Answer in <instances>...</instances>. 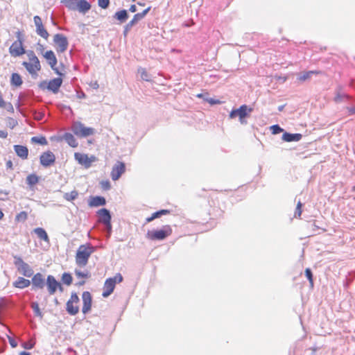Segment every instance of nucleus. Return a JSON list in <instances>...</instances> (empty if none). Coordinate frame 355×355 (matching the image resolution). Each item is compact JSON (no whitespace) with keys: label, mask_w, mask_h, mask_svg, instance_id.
Masks as SVG:
<instances>
[{"label":"nucleus","mask_w":355,"mask_h":355,"mask_svg":"<svg viewBox=\"0 0 355 355\" xmlns=\"http://www.w3.org/2000/svg\"><path fill=\"white\" fill-rule=\"evenodd\" d=\"M252 112V108L248 107L246 105H242L239 108L232 110L230 113V118L234 119L239 116L241 123H243L244 119Z\"/></svg>","instance_id":"obj_9"},{"label":"nucleus","mask_w":355,"mask_h":355,"mask_svg":"<svg viewBox=\"0 0 355 355\" xmlns=\"http://www.w3.org/2000/svg\"><path fill=\"white\" fill-rule=\"evenodd\" d=\"M123 279V277L120 273L116 274L114 277L107 279L103 285L102 296L103 297H107L110 296L113 293L116 284L121 283Z\"/></svg>","instance_id":"obj_4"},{"label":"nucleus","mask_w":355,"mask_h":355,"mask_svg":"<svg viewBox=\"0 0 355 355\" xmlns=\"http://www.w3.org/2000/svg\"><path fill=\"white\" fill-rule=\"evenodd\" d=\"M101 188L103 189V190H108L110 189V183L109 181L106 180V181H102L101 182Z\"/></svg>","instance_id":"obj_47"},{"label":"nucleus","mask_w":355,"mask_h":355,"mask_svg":"<svg viewBox=\"0 0 355 355\" xmlns=\"http://www.w3.org/2000/svg\"><path fill=\"white\" fill-rule=\"evenodd\" d=\"M53 42L58 53H63L67 49L68 41L67 37L62 34H55L53 37Z\"/></svg>","instance_id":"obj_10"},{"label":"nucleus","mask_w":355,"mask_h":355,"mask_svg":"<svg viewBox=\"0 0 355 355\" xmlns=\"http://www.w3.org/2000/svg\"><path fill=\"white\" fill-rule=\"evenodd\" d=\"M32 284L34 288L42 289L45 285V279L42 274L37 272L32 278Z\"/></svg>","instance_id":"obj_19"},{"label":"nucleus","mask_w":355,"mask_h":355,"mask_svg":"<svg viewBox=\"0 0 355 355\" xmlns=\"http://www.w3.org/2000/svg\"><path fill=\"white\" fill-rule=\"evenodd\" d=\"M65 140L71 147L75 148L78 146V142L71 134H67L65 135Z\"/></svg>","instance_id":"obj_36"},{"label":"nucleus","mask_w":355,"mask_h":355,"mask_svg":"<svg viewBox=\"0 0 355 355\" xmlns=\"http://www.w3.org/2000/svg\"><path fill=\"white\" fill-rule=\"evenodd\" d=\"M33 21L36 27L37 34L44 40H48L49 34L45 28L42 20L40 16H35L33 17Z\"/></svg>","instance_id":"obj_12"},{"label":"nucleus","mask_w":355,"mask_h":355,"mask_svg":"<svg viewBox=\"0 0 355 355\" xmlns=\"http://www.w3.org/2000/svg\"><path fill=\"white\" fill-rule=\"evenodd\" d=\"M302 202L300 201H299L297 202V207H296V209H295V217L300 218L301 216V214H302Z\"/></svg>","instance_id":"obj_44"},{"label":"nucleus","mask_w":355,"mask_h":355,"mask_svg":"<svg viewBox=\"0 0 355 355\" xmlns=\"http://www.w3.org/2000/svg\"><path fill=\"white\" fill-rule=\"evenodd\" d=\"M74 158L79 164L83 166L86 168L91 167L92 163L97 160L96 157L94 155L89 157L87 154L80 153H75Z\"/></svg>","instance_id":"obj_8"},{"label":"nucleus","mask_w":355,"mask_h":355,"mask_svg":"<svg viewBox=\"0 0 355 355\" xmlns=\"http://www.w3.org/2000/svg\"><path fill=\"white\" fill-rule=\"evenodd\" d=\"M46 287L49 295H53L58 289L63 291V287L53 275H48L46 278Z\"/></svg>","instance_id":"obj_11"},{"label":"nucleus","mask_w":355,"mask_h":355,"mask_svg":"<svg viewBox=\"0 0 355 355\" xmlns=\"http://www.w3.org/2000/svg\"><path fill=\"white\" fill-rule=\"evenodd\" d=\"M125 166L123 162H117L113 166L111 171V177L113 180H117L125 172Z\"/></svg>","instance_id":"obj_18"},{"label":"nucleus","mask_w":355,"mask_h":355,"mask_svg":"<svg viewBox=\"0 0 355 355\" xmlns=\"http://www.w3.org/2000/svg\"><path fill=\"white\" fill-rule=\"evenodd\" d=\"M129 10L132 12H135L137 11V8H136V6L135 5H132L130 7V9Z\"/></svg>","instance_id":"obj_51"},{"label":"nucleus","mask_w":355,"mask_h":355,"mask_svg":"<svg viewBox=\"0 0 355 355\" xmlns=\"http://www.w3.org/2000/svg\"><path fill=\"white\" fill-rule=\"evenodd\" d=\"M154 220V217H153V214L150 216L146 218V223H150Z\"/></svg>","instance_id":"obj_52"},{"label":"nucleus","mask_w":355,"mask_h":355,"mask_svg":"<svg viewBox=\"0 0 355 355\" xmlns=\"http://www.w3.org/2000/svg\"><path fill=\"white\" fill-rule=\"evenodd\" d=\"M98 4L101 8L105 9L110 4V0H98Z\"/></svg>","instance_id":"obj_45"},{"label":"nucleus","mask_w":355,"mask_h":355,"mask_svg":"<svg viewBox=\"0 0 355 355\" xmlns=\"http://www.w3.org/2000/svg\"><path fill=\"white\" fill-rule=\"evenodd\" d=\"M9 343L12 347H16L17 346V343L12 338H9Z\"/></svg>","instance_id":"obj_49"},{"label":"nucleus","mask_w":355,"mask_h":355,"mask_svg":"<svg viewBox=\"0 0 355 355\" xmlns=\"http://www.w3.org/2000/svg\"><path fill=\"white\" fill-rule=\"evenodd\" d=\"M44 58L46 60L48 64L50 65L51 69L58 75L62 76L63 73H61L55 67L57 64V58L54 54V53L50 50L47 51L44 55Z\"/></svg>","instance_id":"obj_15"},{"label":"nucleus","mask_w":355,"mask_h":355,"mask_svg":"<svg viewBox=\"0 0 355 355\" xmlns=\"http://www.w3.org/2000/svg\"><path fill=\"white\" fill-rule=\"evenodd\" d=\"M40 164L45 167L49 166L53 164L55 162V155L51 151H46L40 155Z\"/></svg>","instance_id":"obj_16"},{"label":"nucleus","mask_w":355,"mask_h":355,"mask_svg":"<svg viewBox=\"0 0 355 355\" xmlns=\"http://www.w3.org/2000/svg\"><path fill=\"white\" fill-rule=\"evenodd\" d=\"M114 17L121 21H124L128 18V15L125 10H121L115 13Z\"/></svg>","instance_id":"obj_33"},{"label":"nucleus","mask_w":355,"mask_h":355,"mask_svg":"<svg viewBox=\"0 0 355 355\" xmlns=\"http://www.w3.org/2000/svg\"><path fill=\"white\" fill-rule=\"evenodd\" d=\"M35 233L37 234V237L41 240H44V241L49 243V238L46 232L42 227H37L34 230Z\"/></svg>","instance_id":"obj_29"},{"label":"nucleus","mask_w":355,"mask_h":355,"mask_svg":"<svg viewBox=\"0 0 355 355\" xmlns=\"http://www.w3.org/2000/svg\"><path fill=\"white\" fill-rule=\"evenodd\" d=\"M46 83H43L40 84V86L43 87V85H46Z\"/></svg>","instance_id":"obj_57"},{"label":"nucleus","mask_w":355,"mask_h":355,"mask_svg":"<svg viewBox=\"0 0 355 355\" xmlns=\"http://www.w3.org/2000/svg\"><path fill=\"white\" fill-rule=\"evenodd\" d=\"M132 1H135V0H132Z\"/></svg>","instance_id":"obj_62"},{"label":"nucleus","mask_w":355,"mask_h":355,"mask_svg":"<svg viewBox=\"0 0 355 355\" xmlns=\"http://www.w3.org/2000/svg\"><path fill=\"white\" fill-rule=\"evenodd\" d=\"M31 308L33 309V312L36 316L39 317L40 319L43 318V314L40 311L39 304L37 302L31 303Z\"/></svg>","instance_id":"obj_38"},{"label":"nucleus","mask_w":355,"mask_h":355,"mask_svg":"<svg viewBox=\"0 0 355 355\" xmlns=\"http://www.w3.org/2000/svg\"><path fill=\"white\" fill-rule=\"evenodd\" d=\"M321 73L322 71L316 70L304 71L298 76L297 80L301 83L304 82L306 80L310 79L312 75H319Z\"/></svg>","instance_id":"obj_24"},{"label":"nucleus","mask_w":355,"mask_h":355,"mask_svg":"<svg viewBox=\"0 0 355 355\" xmlns=\"http://www.w3.org/2000/svg\"><path fill=\"white\" fill-rule=\"evenodd\" d=\"M302 137V135L300 133L291 134L285 132L282 135V139L287 142L298 141Z\"/></svg>","instance_id":"obj_23"},{"label":"nucleus","mask_w":355,"mask_h":355,"mask_svg":"<svg viewBox=\"0 0 355 355\" xmlns=\"http://www.w3.org/2000/svg\"><path fill=\"white\" fill-rule=\"evenodd\" d=\"M140 76L143 80L150 81V75L148 73V71L145 69H141L139 70Z\"/></svg>","instance_id":"obj_41"},{"label":"nucleus","mask_w":355,"mask_h":355,"mask_svg":"<svg viewBox=\"0 0 355 355\" xmlns=\"http://www.w3.org/2000/svg\"><path fill=\"white\" fill-rule=\"evenodd\" d=\"M96 251V248L89 243L80 245L76 252L75 262L80 268L85 267L91 255Z\"/></svg>","instance_id":"obj_1"},{"label":"nucleus","mask_w":355,"mask_h":355,"mask_svg":"<svg viewBox=\"0 0 355 355\" xmlns=\"http://www.w3.org/2000/svg\"><path fill=\"white\" fill-rule=\"evenodd\" d=\"M0 108H5L8 110L13 111L12 105L10 103H6L3 98L2 94L0 92Z\"/></svg>","instance_id":"obj_35"},{"label":"nucleus","mask_w":355,"mask_h":355,"mask_svg":"<svg viewBox=\"0 0 355 355\" xmlns=\"http://www.w3.org/2000/svg\"><path fill=\"white\" fill-rule=\"evenodd\" d=\"M20 355H30V354L28 352H21L20 353Z\"/></svg>","instance_id":"obj_53"},{"label":"nucleus","mask_w":355,"mask_h":355,"mask_svg":"<svg viewBox=\"0 0 355 355\" xmlns=\"http://www.w3.org/2000/svg\"><path fill=\"white\" fill-rule=\"evenodd\" d=\"M352 190H353L354 191H355V186H354V187H353Z\"/></svg>","instance_id":"obj_61"},{"label":"nucleus","mask_w":355,"mask_h":355,"mask_svg":"<svg viewBox=\"0 0 355 355\" xmlns=\"http://www.w3.org/2000/svg\"><path fill=\"white\" fill-rule=\"evenodd\" d=\"M26 181L29 185H35L38 182V177L35 174L29 175L26 178Z\"/></svg>","instance_id":"obj_40"},{"label":"nucleus","mask_w":355,"mask_h":355,"mask_svg":"<svg viewBox=\"0 0 355 355\" xmlns=\"http://www.w3.org/2000/svg\"><path fill=\"white\" fill-rule=\"evenodd\" d=\"M79 297L76 293H72L67 302L66 310L69 315H75L79 312Z\"/></svg>","instance_id":"obj_6"},{"label":"nucleus","mask_w":355,"mask_h":355,"mask_svg":"<svg viewBox=\"0 0 355 355\" xmlns=\"http://www.w3.org/2000/svg\"><path fill=\"white\" fill-rule=\"evenodd\" d=\"M78 196V193L77 191L73 190L69 193H65L64 194V198L67 201H72L77 198Z\"/></svg>","instance_id":"obj_37"},{"label":"nucleus","mask_w":355,"mask_h":355,"mask_svg":"<svg viewBox=\"0 0 355 355\" xmlns=\"http://www.w3.org/2000/svg\"><path fill=\"white\" fill-rule=\"evenodd\" d=\"M279 79H281L283 81H286L287 78L286 77H283V78H279Z\"/></svg>","instance_id":"obj_55"},{"label":"nucleus","mask_w":355,"mask_h":355,"mask_svg":"<svg viewBox=\"0 0 355 355\" xmlns=\"http://www.w3.org/2000/svg\"><path fill=\"white\" fill-rule=\"evenodd\" d=\"M74 273L78 279L76 285L78 287L85 285L87 281L91 277V273L88 270H81L80 269L76 268Z\"/></svg>","instance_id":"obj_14"},{"label":"nucleus","mask_w":355,"mask_h":355,"mask_svg":"<svg viewBox=\"0 0 355 355\" xmlns=\"http://www.w3.org/2000/svg\"><path fill=\"white\" fill-rule=\"evenodd\" d=\"M78 0H61L62 3L69 10H76Z\"/></svg>","instance_id":"obj_30"},{"label":"nucleus","mask_w":355,"mask_h":355,"mask_svg":"<svg viewBox=\"0 0 355 355\" xmlns=\"http://www.w3.org/2000/svg\"><path fill=\"white\" fill-rule=\"evenodd\" d=\"M83 299V308L82 311L84 314L91 311L92 297V295L89 291H84L82 294Z\"/></svg>","instance_id":"obj_17"},{"label":"nucleus","mask_w":355,"mask_h":355,"mask_svg":"<svg viewBox=\"0 0 355 355\" xmlns=\"http://www.w3.org/2000/svg\"><path fill=\"white\" fill-rule=\"evenodd\" d=\"M170 214V211L168 209H161L159 211H157L156 212H154L153 214V217H154V219L161 217L163 215H166Z\"/></svg>","instance_id":"obj_42"},{"label":"nucleus","mask_w":355,"mask_h":355,"mask_svg":"<svg viewBox=\"0 0 355 355\" xmlns=\"http://www.w3.org/2000/svg\"><path fill=\"white\" fill-rule=\"evenodd\" d=\"M202 95L201 94H198V95H197V97H198V98H201V97H202Z\"/></svg>","instance_id":"obj_56"},{"label":"nucleus","mask_w":355,"mask_h":355,"mask_svg":"<svg viewBox=\"0 0 355 355\" xmlns=\"http://www.w3.org/2000/svg\"><path fill=\"white\" fill-rule=\"evenodd\" d=\"M72 131L74 135L81 137H87L94 133V128L85 127L80 122H76L73 125Z\"/></svg>","instance_id":"obj_7"},{"label":"nucleus","mask_w":355,"mask_h":355,"mask_svg":"<svg viewBox=\"0 0 355 355\" xmlns=\"http://www.w3.org/2000/svg\"><path fill=\"white\" fill-rule=\"evenodd\" d=\"M305 275L308 278L310 285L312 287L313 286V274L310 268H306L305 270Z\"/></svg>","instance_id":"obj_43"},{"label":"nucleus","mask_w":355,"mask_h":355,"mask_svg":"<svg viewBox=\"0 0 355 355\" xmlns=\"http://www.w3.org/2000/svg\"><path fill=\"white\" fill-rule=\"evenodd\" d=\"M172 229L170 225H164L162 229L153 231H148L146 236L152 241L164 240L172 234Z\"/></svg>","instance_id":"obj_5"},{"label":"nucleus","mask_w":355,"mask_h":355,"mask_svg":"<svg viewBox=\"0 0 355 355\" xmlns=\"http://www.w3.org/2000/svg\"><path fill=\"white\" fill-rule=\"evenodd\" d=\"M207 101L211 104V105H216V104H220V101L219 100H215L213 98H209L207 100Z\"/></svg>","instance_id":"obj_48"},{"label":"nucleus","mask_w":355,"mask_h":355,"mask_svg":"<svg viewBox=\"0 0 355 355\" xmlns=\"http://www.w3.org/2000/svg\"><path fill=\"white\" fill-rule=\"evenodd\" d=\"M31 284V282L24 277H19L15 282L14 286L19 288H24Z\"/></svg>","instance_id":"obj_28"},{"label":"nucleus","mask_w":355,"mask_h":355,"mask_svg":"<svg viewBox=\"0 0 355 355\" xmlns=\"http://www.w3.org/2000/svg\"><path fill=\"white\" fill-rule=\"evenodd\" d=\"M61 280L67 286H70L72 284L73 278L70 273L64 272L62 275Z\"/></svg>","instance_id":"obj_34"},{"label":"nucleus","mask_w":355,"mask_h":355,"mask_svg":"<svg viewBox=\"0 0 355 355\" xmlns=\"http://www.w3.org/2000/svg\"><path fill=\"white\" fill-rule=\"evenodd\" d=\"M106 201L105 199L103 197L101 196H96L93 197L90 201H89V206L90 207H98L104 205L105 204Z\"/></svg>","instance_id":"obj_26"},{"label":"nucleus","mask_w":355,"mask_h":355,"mask_svg":"<svg viewBox=\"0 0 355 355\" xmlns=\"http://www.w3.org/2000/svg\"><path fill=\"white\" fill-rule=\"evenodd\" d=\"M28 62H23L22 65L26 69L29 73L35 75L41 70V65L39 59L32 51L27 54Z\"/></svg>","instance_id":"obj_3"},{"label":"nucleus","mask_w":355,"mask_h":355,"mask_svg":"<svg viewBox=\"0 0 355 355\" xmlns=\"http://www.w3.org/2000/svg\"><path fill=\"white\" fill-rule=\"evenodd\" d=\"M17 40L15 41L9 47V53L12 57H19L26 53L24 47V33L18 31L15 33Z\"/></svg>","instance_id":"obj_2"},{"label":"nucleus","mask_w":355,"mask_h":355,"mask_svg":"<svg viewBox=\"0 0 355 355\" xmlns=\"http://www.w3.org/2000/svg\"><path fill=\"white\" fill-rule=\"evenodd\" d=\"M23 83L21 76L17 73H13L10 78V84L15 87H20Z\"/></svg>","instance_id":"obj_27"},{"label":"nucleus","mask_w":355,"mask_h":355,"mask_svg":"<svg viewBox=\"0 0 355 355\" xmlns=\"http://www.w3.org/2000/svg\"><path fill=\"white\" fill-rule=\"evenodd\" d=\"M15 151L16 154L23 159H26L28 155V148L21 145H15L14 146Z\"/></svg>","instance_id":"obj_22"},{"label":"nucleus","mask_w":355,"mask_h":355,"mask_svg":"<svg viewBox=\"0 0 355 355\" xmlns=\"http://www.w3.org/2000/svg\"><path fill=\"white\" fill-rule=\"evenodd\" d=\"M97 214L98 216V222L105 224L107 230L110 232L112 229V225L111 215L110 211L107 209L103 208L97 211Z\"/></svg>","instance_id":"obj_13"},{"label":"nucleus","mask_w":355,"mask_h":355,"mask_svg":"<svg viewBox=\"0 0 355 355\" xmlns=\"http://www.w3.org/2000/svg\"><path fill=\"white\" fill-rule=\"evenodd\" d=\"M62 80L60 78H56L53 80H51L46 86V88L52 91L53 93H57L62 85Z\"/></svg>","instance_id":"obj_21"},{"label":"nucleus","mask_w":355,"mask_h":355,"mask_svg":"<svg viewBox=\"0 0 355 355\" xmlns=\"http://www.w3.org/2000/svg\"><path fill=\"white\" fill-rule=\"evenodd\" d=\"M31 142L33 144H37L42 146H45L48 144L47 140L45 137L40 136V137H33L31 139Z\"/></svg>","instance_id":"obj_32"},{"label":"nucleus","mask_w":355,"mask_h":355,"mask_svg":"<svg viewBox=\"0 0 355 355\" xmlns=\"http://www.w3.org/2000/svg\"><path fill=\"white\" fill-rule=\"evenodd\" d=\"M19 263L18 266L19 272L26 277H31L33 274V271L29 265L24 262L21 259L19 260Z\"/></svg>","instance_id":"obj_20"},{"label":"nucleus","mask_w":355,"mask_h":355,"mask_svg":"<svg viewBox=\"0 0 355 355\" xmlns=\"http://www.w3.org/2000/svg\"><path fill=\"white\" fill-rule=\"evenodd\" d=\"M3 217V213L2 212L1 209H0V220Z\"/></svg>","instance_id":"obj_54"},{"label":"nucleus","mask_w":355,"mask_h":355,"mask_svg":"<svg viewBox=\"0 0 355 355\" xmlns=\"http://www.w3.org/2000/svg\"><path fill=\"white\" fill-rule=\"evenodd\" d=\"M91 8L90 3L87 0H79L78 1L77 10L80 12L86 13Z\"/></svg>","instance_id":"obj_25"},{"label":"nucleus","mask_w":355,"mask_h":355,"mask_svg":"<svg viewBox=\"0 0 355 355\" xmlns=\"http://www.w3.org/2000/svg\"><path fill=\"white\" fill-rule=\"evenodd\" d=\"M28 347H27L28 349H31V347H32V346H30V345H28Z\"/></svg>","instance_id":"obj_58"},{"label":"nucleus","mask_w":355,"mask_h":355,"mask_svg":"<svg viewBox=\"0 0 355 355\" xmlns=\"http://www.w3.org/2000/svg\"><path fill=\"white\" fill-rule=\"evenodd\" d=\"M41 49H42V51H43V50H44V47H43V46H42V45L41 46Z\"/></svg>","instance_id":"obj_60"},{"label":"nucleus","mask_w":355,"mask_h":355,"mask_svg":"<svg viewBox=\"0 0 355 355\" xmlns=\"http://www.w3.org/2000/svg\"><path fill=\"white\" fill-rule=\"evenodd\" d=\"M28 347H27L28 349H31V347H32V346H30V345H28Z\"/></svg>","instance_id":"obj_59"},{"label":"nucleus","mask_w":355,"mask_h":355,"mask_svg":"<svg viewBox=\"0 0 355 355\" xmlns=\"http://www.w3.org/2000/svg\"><path fill=\"white\" fill-rule=\"evenodd\" d=\"M150 10V7H148L146 9H145L142 12H139V13H137L135 14L133 17H132V20L133 21H135L136 24L138 23V21H139L140 20H141L146 15L147 13L149 12V10Z\"/></svg>","instance_id":"obj_31"},{"label":"nucleus","mask_w":355,"mask_h":355,"mask_svg":"<svg viewBox=\"0 0 355 355\" xmlns=\"http://www.w3.org/2000/svg\"><path fill=\"white\" fill-rule=\"evenodd\" d=\"M272 130V134H278L283 131V129L281 128L278 125H274L270 127Z\"/></svg>","instance_id":"obj_46"},{"label":"nucleus","mask_w":355,"mask_h":355,"mask_svg":"<svg viewBox=\"0 0 355 355\" xmlns=\"http://www.w3.org/2000/svg\"><path fill=\"white\" fill-rule=\"evenodd\" d=\"M28 218V214L23 211L17 214L15 216V220L17 222H24Z\"/></svg>","instance_id":"obj_39"},{"label":"nucleus","mask_w":355,"mask_h":355,"mask_svg":"<svg viewBox=\"0 0 355 355\" xmlns=\"http://www.w3.org/2000/svg\"><path fill=\"white\" fill-rule=\"evenodd\" d=\"M135 24H136V23H135V21H133V20H132V19H131V20L128 23V24L126 25V27H125L126 30H128V29H129V28H132Z\"/></svg>","instance_id":"obj_50"}]
</instances>
